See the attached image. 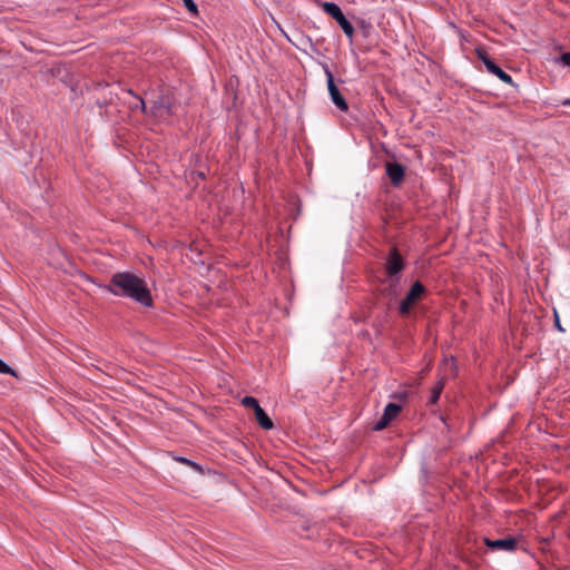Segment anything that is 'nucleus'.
Segmentation results:
<instances>
[{
    "label": "nucleus",
    "mask_w": 570,
    "mask_h": 570,
    "mask_svg": "<svg viewBox=\"0 0 570 570\" xmlns=\"http://www.w3.org/2000/svg\"><path fill=\"white\" fill-rule=\"evenodd\" d=\"M150 112L156 117H165L170 115L169 106L165 102L164 97H160L153 102Z\"/></svg>",
    "instance_id": "obj_10"
},
{
    "label": "nucleus",
    "mask_w": 570,
    "mask_h": 570,
    "mask_svg": "<svg viewBox=\"0 0 570 570\" xmlns=\"http://www.w3.org/2000/svg\"><path fill=\"white\" fill-rule=\"evenodd\" d=\"M254 413H255V417H256L258 424L263 429L271 430L274 428L273 421L271 420V417L266 414V412L261 406L258 409H256V411Z\"/></svg>",
    "instance_id": "obj_11"
},
{
    "label": "nucleus",
    "mask_w": 570,
    "mask_h": 570,
    "mask_svg": "<svg viewBox=\"0 0 570 570\" xmlns=\"http://www.w3.org/2000/svg\"><path fill=\"white\" fill-rule=\"evenodd\" d=\"M323 70L326 76L327 81V89L331 97L332 102L340 109L341 111H347L348 105L343 97V95L340 92L337 86L334 82V77L332 71L330 70L328 66L326 63H323Z\"/></svg>",
    "instance_id": "obj_5"
},
{
    "label": "nucleus",
    "mask_w": 570,
    "mask_h": 570,
    "mask_svg": "<svg viewBox=\"0 0 570 570\" xmlns=\"http://www.w3.org/2000/svg\"><path fill=\"white\" fill-rule=\"evenodd\" d=\"M557 63H561L562 66L570 67V52H563L556 59Z\"/></svg>",
    "instance_id": "obj_15"
},
{
    "label": "nucleus",
    "mask_w": 570,
    "mask_h": 570,
    "mask_svg": "<svg viewBox=\"0 0 570 570\" xmlns=\"http://www.w3.org/2000/svg\"><path fill=\"white\" fill-rule=\"evenodd\" d=\"M242 404L246 407H250L254 410V412L256 411V409H258L261 405L258 403V401L253 397V396H245L243 400H242Z\"/></svg>",
    "instance_id": "obj_14"
},
{
    "label": "nucleus",
    "mask_w": 570,
    "mask_h": 570,
    "mask_svg": "<svg viewBox=\"0 0 570 570\" xmlns=\"http://www.w3.org/2000/svg\"><path fill=\"white\" fill-rule=\"evenodd\" d=\"M136 109L139 108L141 111H146V104H145V100L142 98H138V102L135 107Z\"/></svg>",
    "instance_id": "obj_19"
},
{
    "label": "nucleus",
    "mask_w": 570,
    "mask_h": 570,
    "mask_svg": "<svg viewBox=\"0 0 570 570\" xmlns=\"http://www.w3.org/2000/svg\"><path fill=\"white\" fill-rule=\"evenodd\" d=\"M401 410V405L396 403H389L384 409L383 415L375 422L373 430L381 431L385 429L390 422L399 415Z\"/></svg>",
    "instance_id": "obj_7"
},
{
    "label": "nucleus",
    "mask_w": 570,
    "mask_h": 570,
    "mask_svg": "<svg viewBox=\"0 0 570 570\" xmlns=\"http://www.w3.org/2000/svg\"><path fill=\"white\" fill-rule=\"evenodd\" d=\"M484 544L490 548L491 550H502L507 552H513L515 551L518 547V540L512 537H508L504 539H495L491 540L489 538L483 539Z\"/></svg>",
    "instance_id": "obj_9"
},
{
    "label": "nucleus",
    "mask_w": 570,
    "mask_h": 570,
    "mask_svg": "<svg viewBox=\"0 0 570 570\" xmlns=\"http://www.w3.org/2000/svg\"><path fill=\"white\" fill-rule=\"evenodd\" d=\"M322 9L340 24L345 36L352 40L354 37V27L345 18L341 8L334 2H323Z\"/></svg>",
    "instance_id": "obj_3"
},
{
    "label": "nucleus",
    "mask_w": 570,
    "mask_h": 570,
    "mask_svg": "<svg viewBox=\"0 0 570 570\" xmlns=\"http://www.w3.org/2000/svg\"><path fill=\"white\" fill-rule=\"evenodd\" d=\"M443 389H444V379H441L434 384V386L431 390V395H430V400H429L430 404H435L439 401Z\"/></svg>",
    "instance_id": "obj_12"
},
{
    "label": "nucleus",
    "mask_w": 570,
    "mask_h": 570,
    "mask_svg": "<svg viewBox=\"0 0 570 570\" xmlns=\"http://www.w3.org/2000/svg\"><path fill=\"white\" fill-rule=\"evenodd\" d=\"M563 105H566V106H567V105H570V100H569V99H568V100H564V101H563Z\"/></svg>",
    "instance_id": "obj_20"
},
{
    "label": "nucleus",
    "mask_w": 570,
    "mask_h": 570,
    "mask_svg": "<svg viewBox=\"0 0 570 570\" xmlns=\"http://www.w3.org/2000/svg\"><path fill=\"white\" fill-rule=\"evenodd\" d=\"M174 460L176 462H179V463H183V464H186L188 466H190L195 472L197 473H203V468L200 464H198L197 462L195 461H191L185 456H174Z\"/></svg>",
    "instance_id": "obj_13"
},
{
    "label": "nucleus",
    "mask_w": 570,
    "mask_h": 570,
    "mask_svg": "<svg viewBox=\"0 0 570 570\" xmlns=\"http://www.w3.org/2000/svg\"><path fill=\"white\" fill-rule=\"evenodd\" d=\"M0 373L1 374H13L12 368L0 358Z\"/></svg>",
    "instance_id": "obj_16"
},
{
    "label": "nucleus",
    "mask_w": 570,
    "mask_h": 570,
    "mask_svg": "<svg viewBox=\"0 0 570 570\" xmlns=\"http://www.w3.org/2000/svg\"><path fill=\"white\" fill-rule=\"evenodd\" d=\"M405 267V263L399 253V250L393 247L390 250V254L385 262V272L389 277L395 278V281H399L400 274Z\"/></svg>",
    "instance_id": "obj_6"
},
{
    "label": "nucleus",
    "mask_w": 570,
    "mask_h": 570,
    "mask_svg": "<svg viewBox=\"0 0 570 570\" xmlns=\"http://www.w3.org/2000/svg\"><path fill=\"white\" fill-rule=\"evenodd\" d=\"M476 56L478 59L483 62L488 72L494 75L501 81L515 87L512 77L509 73H507L503 69H501L484 50L476 49Z\"/></svg>",
    "instance_id": "obj_4"
},
{
    "label": "nucleus",
    "mask_w": 570,
    "mask_h": 570,
    "mask_svg": "<svg viewBox=\"0 0 570 570\" xmlns=\"http://www.w3.org/2000/svg\"><path fill=\"white\" fill-rule=\"evenodd\" d=\"M183 1H184L185 7L190 12H197V6H196V3L193 0H183Z\"/></svg>",
    "instance_id": "obj_17"
},
{
    "label": "nucleus",
    "mask_w": 570,
    "mask_h": 570,
    "mask_svg": "<svg viewBox=\"0 0 570 570\" xmlns=\"http://www.w3.org/2000/svg\"><path fill=\"white\" fill-rule=\"evenodd\" d=\"M385 174L394 187H399L405 177V167L396 161L385 163Z\"/></svg>",
    "instance_id": "obj_8"
},
{
    "label": "nucleus",
    "mask_w": 570,
    "mask_h": 570,
    "mask_svg": "<svg viewBox=\"0 0 570 570\" xmlns=\"http://www.w3.org/2000/svg\"><path fill=\"white\" fill-rule=\"evenodd\" d=\"M554 326L557 327L558 331L564 332L563 327L560 324L559 315L556 311H554Z\"/></svg>",
    "instance_id": "obj_18"
},
{
    "label": "nucleus",
    "mask_w": 570,
    "mask_h": 570,
    "mask_svg": "<svg viewBox=\"0 0 570 570\" xmlns=\"http://www.w3.org/2000/svg\"><path fill=\"white\" fill-rule=\"evenodd\" d=\"M105 289L115 296L130 298L145 307L153 306L151 293L146 281L130 272L115 273Z\"/></svg>",
    "instance_id": "obj_1"
},
{
    "label": "nucleus",
    "mask_w": 570,
    "mask_h": 570,
    "mask_svg": "<svg viewBox=\"0 0 570 570\" xmlns=\"http://www.w3.org/2000/svg\"><path fill=\"white\" fill-rule=\"evenodd\" d=\"M425 293V286L420 281L414 282L405 297L401 301L399 313L403 316L409 315L411 308L424 297Z\"/></svg>",
    "instance_id": "obj_2"
}]
</instances>
